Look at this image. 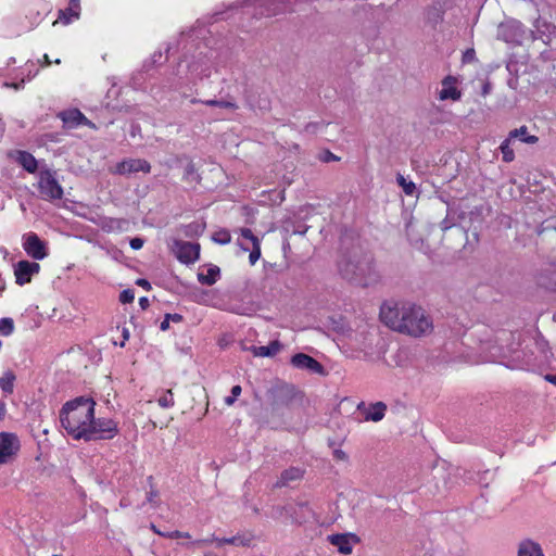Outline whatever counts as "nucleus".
I'll use <instances>...</instances> for the list:
<instances>
[{
  "label": "nucleus",
  "mask_w": 556,
  "mask_h": 556,
  "mask_svg": "<svg viewBox=\"0 0 556 556\" xmlns=\"http://www.w3.org/2000/svg\"><path fill=\"white\" fill-rule=\"evenodd\" d=\"M143 243H144V240L139 238V237H136V238H132L129 242L130 244V248L132 250H139L143 247Z\"/></svg>",
  "instance_id": "45"
},
{
  "label": "nucleus",
  "mask_w": 556,
  "mask_h": 556,
  "mask_svg": "<svg viewBox=\"0 0 556 556\" xmlns=\"http://www.w3.org/2000/svg\"><path fill=\"white\" fill-rule=\"evenodd\" d=\"M452 77L451 76H447L446 78H444L443 80V88L441 89L440 93H439V98L440 100H447V99H451V100H454V101H457L460 99L462 97V92L452 85Z\"/></svg>",
  "instance_id": "20"
},
{
  "label": "nucleus",
  "mask_w": 556,
  "mask_h": 556,
  "mask_svg": "<svg viewBox=\"0 0 556 556\" xmlns=\"http://www.w3.org/2000/svg\"><path fill=\"white\" fill-rule=\"evenodd\" d=\"M18 437L12 432H0V464H5L20 451Z\"/></svg>",
  "instance_id": "9"
},
{
  "label": "nucleus",
  "mask_w": 556,
  "mask_h": 556,
  "mask_svg": "<svg viewBox=\"0 0 556 556\" xmlns=\"http://www.w3.org/2000/svg\"><path fill=\"white\" fill-rule=\"evenodd\" d=\"M299 394L293 384L277 381L266 393L271 414L280 415L282 409L290 407Z\"/></svg>",
  "instance_id": "4"
},
{
  "label": "nucleus",
  "mask_w": 556,
  "mask_h": 556,
  "mask_svg": "<svg viewBox=\"0 0 556 556\" xmlns=\"http://www.w3.org/2000/svg\"><path fill=\"white\" fill-rule=\"evenodd\" d=\"M131 128V136H135L137 134V130H139V126L134 125Z\"/></svg>",
  "instance_id": "59"
},
{
  "label": "nucleus",
  "mask_w": 556,
  "mask_h": 556,
  "mask_svg": "<svg viewBox=\"0 0 556 556\" xmlns=\"http://www.w3.org/2000/svg\"><path fill=\"white\" fill-rule=\"evenodd\" d=\"M241 391L242 389L240 386H233L231 388V394L225 397V403L229 406L232 405L236 402L237 397L241 394Z\"/></svg>",
  "instance_id": "38"
},
{
  "label": "nucleus",
  "mask_w": 556,
  "mask_h": 556,
  "mask_svg": "<svg viewBox=\"0 0 556 556\" xmlns=\"http://www.w3.org/2000/svg\"><path fill=\"white\" fill-rule=\"evenodd\" d=\"M433 12H434V14H435V16H437L435 22H438L439 20H442V15H441V13H440V11H439V10L434 9V10H433Z\"/></svg>",
  "instance_id": "57"
},
{
  "label": "nucleus",
  "mask_w": 556,
  "mask_h": 556,
  "mask_svg": "<svg viewBox=\"0 0 556 556\" xmlns=\"http://www.w3.org/2000/svg\"><path fill=\"white\" fill-rule=\"evenodd\" d=\"M544 379L556 386V375H546Z\"/></svg>",
  "instance_id": "55"
},
{
  "label": "nucleus",
  "mask_w": 556,
  "mask_h": 556,
  "mask_svg": "<svg viewBox=\"0 0 556 556\" xmlns=\"http://www.w3.org/2000/svg\"><path fill=\"white\" fill-rule=\"evenodd\" d=\"M380 319L390 329L415 338L430 333L433 328L424 308L410 303L384 302L380 307Z\"/></svg>",
  "instance_id": "2"
},
{
  "label": "nucleus",
  "mask_w": 556,
  "mask_h": 556,
  "mask_svg": "<svg viewBox=\"0 0 556 556\" xmlns=\"http://www.w3.org/2000/svg\"><path fill=\"white\" fill-rule=\"evenodd\" d=\"M38 190L43 200L54 201L63 198V188L59 184L55 172L42 168L38 175Z\"/></svg>",
  "instance_id": "5"
},
{
  "label": "nucleus",
  "mask_w": 556,
  "mask_h": 556,
  "mask_svg": "<svg viewBox=\"0 0 556 556\" xmlns=\"http://www.w3.org/2000/svg\"><path fill=\"white\" fill-rule=\"evenodd\" d=\"M213 541H217L219 545L231 544V545H242V546L249 545V542H250V540H244L239 535L231 536V538H225V539H220V540L215 538L214 535H212L211 539H202V540H195V541L189 542L187 544V546L188 547H201V546L208 544Z\"/></svg>",
  "instance_id": "16"
},
{
  "label": "nucleus",
  "mask_w": 556,
  "mask_h": 556,
  "mask_svg": "<svg viewBox=\"0 0 556 556\" xmlns=\"http://www.w3.org/2000/svg\"><path fill=\"white\" fill-rule=\"evenodd\" d=\"M556 27L544 18H536L533 24V29L528 30V39L530 41L542 40L548 43L555 34Z\"/></svg>",
  "instance_id": "10"
},
{
  "label": "nucleus",
  "mask_w": 556,
  "mask_h": 556,
  "mask_svg": "<svg viewBox=\"0 0 556 556\" xmlns=\"http://www.w3.org/2000/svg\"><path fill=\"white\" fill-rule=\"evenodd\" d=\"M518 556H544L539 543L525 540L519 544Z\"/></svg>",
  "instance_id": "22"
},
{
  "label": "nucleus",
  "mask_w": 556,
  "mask_h": 556,
  "mask_svg": "<svg viewBox=\"0 0 556 556\" xmlns=\"http://www.w3.org/2000/svg\"><path fill=\"white\" fill-rule=\"evenodd\" d=\"M350 538L357 539L355 534L338 533L328 536V541L336 547L341 554L348 555L352 553V545Z\"/></svg>",
  "instance_id": "17"
},
{
  "label": "nucleus",
  "mask_w": 556,
  "mask_h": 556,
  "mask_svg": "<svg viewBox=\"0 0 556 556\" xmlns=\"http://www.w3.org/2000/svg\"><path fill=\"white\" fill-rule=\"evenodd\" d=\"M213 241L218 244H228L231 241V236L228 230H219L213 235Z\"/></svg>",
  "instance_id": "35"
},
{
  "label": "nucleus",
  "mask_w": 556,
  "mask_h": 556,
  "mask_svg": "<svg viewBox=\"0 0 556 556\" xmlns=\"http://www.w3.org/2000/svg\"><path fill=\"white\" fill-rule=\"evenodd\" d=\"M290 363L295 368L306 369L313 374L325 375L324 366L318 361H316L314 357H312L307 354H304V353L294 354L291 357Z\"/></svg>",
  "instance_id": "13"
},
{
  "label": "nucleus",
  "mask_w": 556,
  "mask_h": 556,
  "mask_svg": "<svg viewBox=\"0 0 556 556\" xmlns=\"http://www.w3.org/2000/svg\"><path fill=\"white\" fill-rule=\"evenodd\" d=\"M139 305H140V307L142 309H147L149 307V305H150V302H149L148 298H146V296L140 298L139 299Z\"/></svg>",
  "instance_id": "51"
},
{
  "label": "nucleus",
  "mask_w": 556,
  "mask_h": 556,
  "mask_svg": "<svg viewBox=\"0 0 556 556\" xmlns=\"http://www.w3.org/2000/svg\"><path fill=\"white\" fill-rule=\"evenodd\" d=\"M136 285L142 287L148 291L151 290V283L144 278L137 279Z\"/></svg>",
  "instance_id": "49"
},
{
  "label": "nucleus",
  "mask_w": 556,
  "mask_h": 556,
  "mask_svg": "<svg viewBox=\"0 0 556 556\" xmlns=\"http://www.w3.org/2000/svg\"><path fill=\"white\" fill-rule=\"evenodd\" d=\"M60 62H61V61H60V59H56V60L54 61V63H55V64H60Z\"/></svg>",
  "instance_id": "64"
},
{
  "label": "nucleus",
  "mask_w": 556,
  "mask_h": 556,
  "mask_svg": "<svg viewBox=\"0 0 556 556\" xmlns=\"http://www.w3.org/2000/svg\"><path fill=\"white\" fill-rule=\"evenodd\" d=\"M488 91H489V86H488V85H485V86L483 87V93L485 94V93H488Z\"/></svg>",
  "instance_id": "60"
},
{
  "label": "nucleus",
  "mask_w": 556,
  "mask_h": 556,
  "mask_svg": "<svg viewBox=\"0 0 556 556\" xmlns=\"http://www.w3.org/2000/svg\"><path fill=\"white\" fill-rule=\"evenodd\" d=\"M538 283L549 291H556V269L541 274Z\"/></svg>",
  "instance_id": "27"
},
{
  "label": "nucleus",
  "mask_w": 556,
  "mask_h": 556,
  "mask_svg": "<svg viewBox=\"0 0 556 556\" xmlns=\"http://www.w3.org/2000/svg\"><path fill=\"white\" fill-rule=\"evenodd\" d=\"M339 271L344 279L364 287L376 280L375 266L369 254H354L342 258L339 262Z\"/></svg>",
  "instance_id": "3"
},
{
  "label": "nucleus",
  "mask_w": 556,
  "mask_h": 556,
  "mask_svg": "<svg viewBox=\"0 0 556 556\" xmlns=\"http://www.w3.org/2000/svg\"><path fill=\"white\" fill-rule=\"evenodd\" d=\"M240 235L244 238L251 241L252 244H254L255 240H260L256 236L253 235L252 230L249 228H241Z\"/></svg>",
  "instance_id": "42"
},
{
  "label": "nucleus",
  "mask_w": 556,
  "mask_h": 556,
  "mask_svg": "<svg viewBox=\"0 0 556 556\" xmlns=\"http://www.w3.org/2000/svg\"><path fill=\"white\" fill-rule=\"evenodd\" d=\"M333 456L338 460H346L348 459L346 453L339 448L333 451Z\"/></svg>",
  "instance_id": "48"
},
{
  "label": "nucleus",
  "mask_w": 556,
  "mask_h": 556,
  "mask_svg": "<svg viewBox=\"0 0 556 556\" xmlns=\"http://www.w3.org/2000/svg\"><path fill=\"white\" fill-rule=\"evenodd\" d=\"M59 117L62 119L64 125L70 128L78 125H91V122L78 109L60 112Z\"/></svg>",
  "instance_id": "15"
},
{
  "label": "nucleus",
  "mask_w": 556,
  "mask_h": 556,
  "mask_svg": "<svg viewBox=\"0 0 556 556\" xmlns=\"http://www.w3.org/2000/svg\"><path fill=\"white\" fill-rule=\"evenodd\" d=\"M80 15V0H70L68 7L59 11V21L64 25L70 24Z\"/></svg>",
  "instance_id": "19"
},
{
  "label": "nucleus",
  "mask_w": 556,
  "mask_h": 556,
  "mask_svg": "<svg viewBox=\"0 0 556 556\" xmlns=\"http://www.w3.org/2000/svg\"><path fill=\"white\" fill-rule=\"evenodd\" d=\"M475 59H476V52L473 49H467L463 54L464 63L472 62V61H475Z\"/></svg>",
  "instance_id": "43"
},
{
  "label": "nucleus",
  "mask_w": 556,
  "mask_h": 556,
  "mask_svg": "<svg viewBox=\"0 0 556 556\" xmlns=\"http://www.w3.org/2000/svg\"><path fill=\"white\" fill-rule=\"evenodd\" d=\"M4 290V283H1L0 285V292H2Z\"/></svg>",
  "instance_id": "63"
},
{
  "label": "nucleus",
  "mask_w": 556,
  "mask_h": 556,
  "mask_svg": "<svg viewBox=\"0 0 556 556\" xmlns=\"http://www.w3.org/2000/svg\"><path fill=\"white\" fill-rule=\"evenodd\" d=\"M123 339H124V341L121 343V346H124L125 341H127L129 339V330L127 328L123 329Z\"/></svg>",
  "instance_id": "54"
},
{
  "label": "nucleus",
  "mask_w": 556,
  "mask_h": 556,
  "mask_svg": "<svg viewBox=\"0 0 556 556\" xmlns=\"http://www.w3.org/2000/svg\"><path fill=\"white\" fill-rule=\"evenodd\" d=\"M190 102H191L192 104H195V103H203L204 101H202V100H200V99H197V98H192V99L190 100Z\"/></svg>",
  "instance_id": "58"
},
{
  "label": "nucleus",
  "mask_w": 556,
  "mask_h": 556,
  "mask_svg": "<svg viewBox=\"0 0 556 556\" xmlns=\"http://www.w3.org/2000/svg\"><path fill=\"white\" fill-rule=\"evenodd\" d=\"M220 274V269L218 266L213 265L207 269L206 274L199 273L198 280L205 286H213Z\"/></svg>",
  "instance_id": "26"
},
{
  "label": "nucleus",
  "mask_w": 556,
  "mask_h": 556,
  "mask_svg": "<svg viewBox=\"0 0 556 556\" xmlns=\"http://www.w3.org/2000/svg\"><path fill=\"white\" fill-rule=\"evenodd\" d=\"M16 379L15 374L12 370H7L2 377H0V389L5 394H12L14 391V381Z\"/></svg>",
  "instance_id": "29"
},
{
  "label": "nucleus",
  "mask_w": 556,
  "mask_h": 556,
  "mask_svg": "<svg viewBox=\"0 0 556 556\" xmlns=\"http://www.w3.org/2000/svg\"><path fill=\"white\" fill-rule=\"evenodd\" d=\"M17 163L28 173L34 174L38 169V162L35 156L27 151H18Z\"/></svg>",
  "instance_id": "21"
},
{
  "label": "nucleus",
  "mask_w": 556,
  "mask_h": 556,
  "mask_svg": "<svg viewBox=\"0 0 556 556\" xmlns=\"http://www.w3.org/2000/svg\"><path fill=\"white\" fill-rule=\"evenodd\" d=\"M203 104L208 105V106H218V108H223V109H229V110L238 109V105L236 102L228 101V100H215V99L205 100L203 102Z\"/></svg>",
  "instance_id": "32"
},
{
  "label": "nucleus",
  "mask_w": 556,
  "mask_h": 556,
  "mask_svg": "<svg viewBox=\"0 0 556 556\" xmlns=\"http://www.w3.org/2000/svg\"><path fill=\"white\" fill-rule=\"evenodd\" d=\"M358 410L365 412L364 419L366 421H375L378 422L383 419L387 412V404L383 402H376L370 404L368 407L365 406V403L362 402L357 405Z\"/></svg>",
  "instance_id": "14"
},
{
  "label": "nucleus",
  "mask_w": 556,
  "mask_h": 556,
  "mask_svg": "<svg viewBox=\"0 0 556 556\" xmlns=\"http://www.w3.org/2000/svg\"><path fill=\"white\" fill-rule=\"evenodd\" d=\"M148 482H149L150 486H152V482H153V478H152V476H150V477L148 478ZM157 496H159V492H157V490H155V489L151 488V490H150V491L148 492V494H147V502H148V503H151V504H154V503H155V498H156Z\"/></svg>",
  "instance_id": "41"
},
{
  "label": "nucleus",
  "mask_w": 556,
  "mask_h": 556,
  "mask_svg": "<svg viewBox=\"0 0 556 556\" xmlns=\"http://www.w3.org/2000/svg\"><path fill=\"white\" fill-rule=\"evenodd\" d=\"M173 252L184 264L194 263L200 256V244L181 240H175Z\"/></svg>",
  "instance_id": "8"
},
{
  "label": "nucleus",
  "mask_w": 556,
  "mask_h": 556,
  "mask_svg": "<svg viewBox=\"0 0 556 556\" xmlns=\"http://www.w3.org/2000/svg\"><path fill=\"white\" fill-rule=\"evenodd\" d=\"M135 299L134 291L131 289H125L119 294V301L123 304L131 303Z\"/></svg>",
  "instance_id": "39"
},
{
  "label": "nucleus",
  "mask_w": 556,
  "mask_h": 556,
  "mask_svg": "<svg viewBox=\"0 0 556 556\" xmlns=\"http://www.w3.org/2000/svg\"><path fill=\"white\" fill-rule=\"evenodd\" d=\"M497 37L505 42L514 45H522L529 40L528 29L521 22L515 18H508L498 25Z\"/></svg>",
  "instance_id": "6"
},
{
  "label": "nucleus",
  "mask_w": 556,
  "mask_h": 556,
  "mask_svg": "<svg viewBox=\"0 0 556 556\" xmlns=\"http://www.w3.org/2000/svg\"><path fill=\"white\" fill-rule=\"evenodd\" d=\"M142 172L149 174L151 172V164L144 159H124L116 163L115 167L111 169L112 174L128 176Z\"/></svg>",
  "instance_id": "7"
},
{
  "label": "nucleus",
  "mask_w": 556,
  "mask_h": 556,
  "mask_svg": "<svg viewBox=\"0 0 556 556\" xmlns=\"http://www.w3.org/2000/svg\"><path fill=\"white\" fill-rule=\"evenodd\" d=\"M508 137L511 140L518 138L520 141L529 144H534L539 141V138L536 136L528 134L527 126H521L519 128L510 130Z\"/></svg>",
  "instance_id": "25"
},
{
  "label": "nucleus",
  "mask_w": 556,
  "mask_h": 556,
  "mask_svg": "<svg viewBox=\"0 0 556 556\" xmlns=\"http://www.w3.org/2000/svg\"><path fill=\"white\" fill-rule=\"evenodd\" d=\"M320 160L323 162L328 163V162H331V161H338L339 157L337 155H334L333 153H331L330 151L327 150V151L323 152V154L320 155Z\"/></svg>",
  "instance_id": "44"
},
{
  "label": "nucleus",
  "mask_w": 556,
  "mask_h": 556,
  "mask_svg": "<svg viewBox=\"0 0 556 556\" xmlns=\"http://www.w3.org/2000/svg\"><path fill=\"white\" fill-rule=\"evenodd\" d=\"M23 248L34 260H43L48 255L46 243L34 232L25 236Z\"/></svg>",
  "instance_id": "11"
},
{
  "label": "nucleus",
  "mask_w": 556,
  "mask_h": 556,
  "mask_svg": "<svg viewBox=\"0 0 556 556\" xmlns=\"http://www.w3.org/2000/svg\"><path fill=\"white\" fill-rule=\"evenodd\" d=\"M40 265L36 262L20 261L14 265L15 281L20 286H24L31 280V276L38 274Z\"/></svg>",
  "instance_id": "12"
},
{
  "label": "nucleus",
  "mask_w": 556,
  "mask_h": 556,
  "mask_svg": "<svg viewBox=\"0 0 556 556\" xmlns=\"http://www.w3.org/2000/svg\"><path fill=\"white\" fill-rule=\"evenodd\" d=\"M396 182L402 187L405 194L413 195L415 193L416 185L413 181H407L402 174L396 175Z\"/></svg>",
  "instance_id": "31"
},
{
  "label": "nucleus",
  "mask_w": 556,
  "mask_h": 556,
  "mask_svg": "<svg viewBox=\"0 0 556 556\" xmlns=\"http://www.w3.org/2000/svg\"><path fill=\"white\" fill-rule=\"evenodd\" d=\"M166 316V319L170 321H174V323H181L184 320V317L182 315L180 314H165Z\"/></svg>",
  "instance_id": "46"
},
{
  "label": "nucleus",
  "mask_w": 556,
  "mask_h": 556,
  "mask_svg": "<svg viewBox=\"0 0 556 556\" xmlns=\"http://www.w3.org/2000/svg\"><path fill=\"white\" fill-rule=\"evenodd\" d=\"M281 349V344L279 341L275 340L271 341L266 346H251V351L254 354V356L260 357H271L275 356Z\"/></svg>",
  "instance_id": "23"
},
{
  "label": "nucleus",
  "mask_w": 556,
  "mask_h": 556,
  "mask_svg": "<svg viewBox=\"0 0 556 556\" xmlns=\"http://www.w3.org/2000/svg\"><path fill=\"white\" fill-rule=\"evenodd\" d=\"M182 159L188 160V157H187L186 155H184V156H177V157H176V161H181Z\"/></svg>",
  "instance_id": "61"
},
{
  "label": "nucleus",
  "mask_w": 556,
  "mask_h": 556,
  "mask_svg": "<svg viewBox=\"0 0 556 556\" xmlns=\"http://www.w3.org/2000/svg\"><path fill=\"white\" fill-rule=\"evenodd\" d=\"M151 529L159 535H162V536L168 538V539H178V538L189 539L190 538V534L188 532H181L178 530L161 532L160 530L156 529V527L154 525L151 526Z\"/></svg>",
  "instance_id": "33"
},
{
  "label": "nucleus",
  "mask_w": 556,
  "mask_h": 556,
  "mask_svg": "<svg viewBox=\"0 0 556 556\" xmlns=\"http://www.w3.org/2000/svg\"><path fill=\"white\" fill-rule=\"evenodd\" d=\"M290 0H280L279 4L275 5V8L268 9L267 14L268 15H276V14L285 12L287 10V3Z\"/></svg>",
  "instance_id": "40"
},
{
  "label": "nucleus",
  "mask_w": 556,
  "mask_h": 556,
  "mask_svg": "<svg viewBox=\"0 0 556 556\" xmlns=\"http://www.w3.org/2000/svg\"><path fill=\"white\" fill-rule=\"evenodd\" d=\"M182 180L188 185L192 186L193 188L200 185L202 180L201 175L198 173V169L195 168V165L190 160L188 161L185 167Z\"/></svg>",
  "instance_id": "24"
},
{
  "label": "nucleus",
  "mask_w": 556,
  "mask_h": 556,
  "mask_svg": "<svg viewBox=\"0 0 556 556\" xmlns=\"http://www.w3.org/2000/svg\"><path fill=\"white\" fill-rule=\"evenodd\" d=\"M538 348L546 355L548 343L543 338L536 340Z\"/></svg>",
  "instance_id": "47"
},
{
  "label": "nucleus",
  "mask_w": 556,
  "mask_h": 556,
  "mask_svg": "<svg viewBox=\"0 0 556 556\" xmlns=\"http://www.w3.org/2000/svg\"><path fill=\"white\" fill-rule=\"evenodd\" d=\"M160 329L162 331H166V330L169 329V320L166 319V316H164V319H163V321L160 325Z\"/></svg>",
  "instance_id": "52"
},
{
  "label": "nucleus",
  "mask_w": 556,
  "mask_h": 556,
  "mask_svg": "<svg viewBox=\"0 0 556 556\" xmlns=\"http://www.w3.org/2000/svg\"><path fill=\"white\" fill-rule=\"evenodd\" d=\"M42 59H43L42 65H45V66H49L52 63L48 54H43Z\"/></svg>",
  "instance_id": "56"
},
{
  "label": "nucleus",
  "mask_w": 556,
  "mask_h": 556,
  "mask_svg": "<svg viewBox=\"0 0 556 556\" xmlns=\"http://www.w3.org/2000/svg\"><path fill=\"white\" fill-rule=\"evenodd\" d=\"M318 123H308L306 126H305V131L306 132H311V134H314L316 132L317 128H318Z\"/></svg>",
  "instance_id": "50"
},
{
  "label": "nucleus",
  "mask_w": 556,
  "mask_h": 556,
  "mask_svg": "<svg viewBox=\"0 0 556 556\" xmlns=\"http://www.w3.org/2000/svg\"><path fill=\"white\" fill-rule=\"evenodd\" d=\"M94 407L96 402L90 396H77L63 404L59 414L60 421L74 440H110L118 433L117 424L113 419H96Z\"/></svg>",
  "instance_id": "1"
},
{
  "label": "nucleus",
  "mask_w": 556,
  "mask_h": 556,
  "mask_svg": "<svg viewBox=\"0 0 556 556\" xmlns=\"http://www.w3.org/2000/svg\"><path fill=\"white\" fill-rule=\"evenodd\" d=\"M14 330V323L12 318L4 317L0 319V332L3 336H9Z\"/></svg>",
  "instance_id": "34"
},
{
  "label": "nucleus",
  "mask_w": 556,
  "mask_h": 556,
  "mask_svg": "<svg viewBox=\"0 0 556 556\" xmlns=\"http://www.w3.org/2000/svg\"><path fill=\"white\" fill-rule=\"evenodd\" d=\"M304 470L299 467H289L285 469L279 479L274 484V488H283L289 485L290 482L296 481L303 478Z\"/></svg>",
  "instance_id": "18"
},
{
  "label": "nucleus",
  "mask_w": 556,
  "mask_h": 556,
  "mask_svg": "<svg viewBox=\"0 0 556 556\" xmlns=\"http://www.w3.org/2000/svg\"><path fill=\"white\" fill-rule=\"evenodd\" d=\"M511 139L507 137L500 146V150L502 152V157L505 163H510L515 159L514 150L510 147Z\"/></svg>",
  "instance_id": "30"
},
{
  "label": "nucleus",
  "mask_w": 556,
  "mask_h": 556,
  "mask_svg": "<svg viewBox=\"0 0 556 556\" xmlns=\"http://www.w3.org/2000/svg\"><path fill=\"white\" fill-rule=\"evenodd\" d=\"M261 257V242L260 240H255L254 244H252V251L249 255V261L252 265H254Z\"/></svg>",
  "instance_id": "37"
},
{
  "label": "nucleus",
  "mask_w": 556,
  "mask_h": 556,
  "mask_svg": "<svg viewBox=\"0 0 556 556\" xmlns=\"http://www.w3.org/2000/svg\"><path fill=\"white\" fill-rule=\"evenodd\" d=\"M440 227L443 232H446L447 230L455 228L456 232L460 237H466L465 229L456 226L454 215H452L450 210L447 211L445 218L440 223Z\"/></svg>",
  "instance_id": "28"
},
{
  "label": "nucleus",
  "mask_w": 556,
  "mask_h": 556,
  "mask_svg": "<svg viewBox=\"0 0 556 556\" xmlns=\"http://www.w3.org/2000/svg\"><path fill=\"white\" fill-rule=\"evenodd\" d=\"M159 405L163 408H169L174 406V397L172 390H167L164 395H162L159 400Z\"/></svg>",
  "instance_id": "36"
},
{
  "label": "nucleus",
  "mask_w": 556,
  "mask_h": 556,
  "mask_svg": "<svg viewBox=\"0 0 556 556\" xmlns=\"http://www.w3.org/2000/svg\"><path fill=\"white\" fill-rule=\"evenodd\" d=\"M199 228V225L198 224H190L187 226V231L186 233L189 235L191 233L192 231H195L197 229Z\"/></svg>",
  "instance_id": "53"
},
{
  "label": "nucleus",
  "mask_w": 556,
  "mask_h": 556,
  "mask_svg": "<svg viewBox=\"0 0 556 556\" xmlns=\"http://www.w3.org/2000/svg\"><path fill=\"white\" fill-rule=\"evenodd\" d=\"M239 244H240V247H241L244 251H248V250H249V248L244 247L242 243H239Z\"/></svg>",
  "instance_id": "62"
}]
</instances>
